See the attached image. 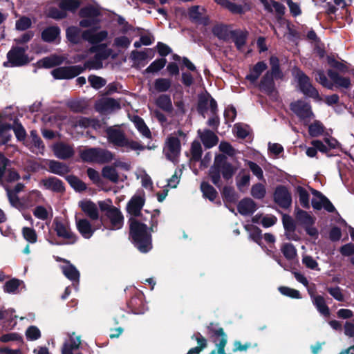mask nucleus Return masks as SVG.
I'll return each mask as SVG.
<instances>
[{
    "label": "nucleus",
    "mask_w": 354,
    "mask_h": 354,
    "mask_svg": "<svg viewBox=\"0 0 354 354\" xmlns=\"http://www.w3.org/2000/svg\"><path fill=\"white\" fill-rule=\"evenodd\" d=\"M130 236L134 241L136 248L141 252H147L151 248V235L147 231V227L136 218L129 220Z\"/></svg>",
    "instance_id": "1"
},
{
    "label": "nucleus",
    "mask_w": 354,
    "mask_h": 354,
    "mask_svg": "<svg viewBox=\"0 0 354 354\" xmlns=\"http://www.w3.org/2000/svg\"><path fill=\"white\" fill-rule=\"evenodd\" d=\"M108 140L114 145L123 147L126 150H142V147L139 142L129 140L123 131L115 127H110L106 129Z\"/></svg>",
    "instance_id": "2"
},
{
    "label": "nucleus",
    "mask_w": 354,
    "mask_h": 354,
    "mask_svg": "<svg viewBox=\"0 0 354 354\" xmlns=\"http://www.w3.org/2000/svg\"><path fill=\"white\" fill-rule=\"evenodd\" d=\"M293 73L297 81L299 90L305 95L312 97L317 101L322 100L317 90L312 85L308 77L298 69H295Z\"/></svg>",
    "instance_id": "3"
},
{
    "label": "nucleus",
    "mask_w": 354,
    "mask_h": 354,
    "mask_svg": "<svg viewBox=\"0 0 354 354\" xmlns=\"http://www.w3.org/2000/svg\"><path fill=\"white\" fill-rule=\"evenodd\" d=\"M53 228L58 237L66 241L65 243L73 244L76 242L77 236L71 231L68 221L55 218L53 222Z\"/></svg>",
    "instance_id": "4"
},
{
    "label": "nucleus",
    "mask_w": 354,
    "mask_h": 354,
    "mask_svg": "<svg viewBox=\"0 0 354 354\" xmlns=\"http://www.w3.org/2000/svg\"><path fill=\"white\" fill-rule=\"evenodd\" d=\"M99 14V10L94 6H88L82 8L80 11V17L82 18L80 26L83 28H88L97 25Z\"/></svg>",
    "instance_id": "5"
},
{
    "label": "nucleus",
    "mask_w": 354,
    "mask_h": 354,
    "mask_svg": "<svg viewBox=\"0 0 354 354\" xmlns=\"http://www.w3.org/2000/svg\"><path fill=\"white\" fill-rule=\"evenodd\" d=\"M27 50V46L25 47H12L7 54L8 62L10 65L12 66H20L28 64L30 59L26 54Z\"/></svg>",
    "instance_id": "6"
},
{
    "label": "nucleus",
    "mask_w": 354,
    "mask_h": 354,
    "mask_svg": "<svg viewBox=\"0 0 354 354\" xmlns=\"http://www.w3.org/2000/svg\"><path fill=\"white\" fill-rule=\"evenodd\" d=\"M290 109L306 125L314 116L310 105L304 101L298 100L291 103Z\"/></svg>",
    "instance_id": "7"
},
{
    "label": "nucleus",
    "mask_w": 354,
    "mask_h": 354,
    "mask_svg": "<svg viewBox=\"0 0 354 354\" xmlns=\"http://www.w3.org/2000/svg\"><path fill=\"white\" fill-rule=\"evenodd\" d=\"M180 152V142L174 135L169 136L165 142L164 153L167 158L174 162Z\"/></svg>",
    "instance_id": "8"
},
{
    "label": "nucleus",
    "mask_w": 354,
    "mask_h": 354,
    "mask_svg": "<svg viewBox=\"0 0 354 354\" xmlns=\"http://www.w3.org/2000/svg\"><path fill=\"white\" fill-rule=\"evenodd\" d=\"M274 201L281 207L288 208L292 203L291 194L285 186H277L274 192Z\"/></svg>",
    "instance_id": "9"
},
{
    "label": "nucleus",
    "mask_w": 354,
    "mask_h": 354,
    "mask_svg": "<svg viewBox=\"0 0 354 354\" xmlns=\"http://www.w3.org/2000/svg\"><path fill=\"white\" fill-rule=\"evenodd\" d=\"M82 71L81 66H71L55 68L51 71V74L55 79H71L78 75Z\"/></svg>",
    "instance_id": "10"
},
{
    "label": "nucleus",
    "mask_w": 354,
    "mask_h": 354,
    "mask_svg": "<svg viewBox=\"0 0 354 354\" xmlns=\"http://www.w3.org/2000/svg\"><path fill=\"white\" fill-rule=\"evenodd\" d=\"M313 194L314 197L312 199V206L314 209L319 210L324 208L328 212L335 211V207L326 197L315 190H313Z\"/></svg>",
    "instance_id": "11"
},
{
    "label": "nucleus",
    "mask_w": 354,
    "mask_h": 354,
    "mask_svg": "<svg viewBox=\"0 0 354 354\" xmlns=\"http://www.w3.org/2000/svg\"><path fill=\"white\" fill-rule=\"evenodd\" d=\"M91 27L92 28L82 33V37L84 40L91 44H97L106 39L108 36V32L106 30L97 31V25Z\"/></svg>",
    "instance_id": "12"
},
{
    "label": "nucleus",
    "mask_w": 354,
    "mask_h": 354,
    "mask_svg": "<svg viewBox=\"0 0 354 354\" xmlns=\"http://www.w3.org/2000/svg\"><path fill=\"white\" fill-rule=\"evenodd\" d=\"M188 17L190 20L196 24L206 25L208 22L205 9L199 6L190 7L188 10Z\"/></svg>",
    "instance_id": "13"
},
{
    "label": "nucleus",
    "mask_w": 354,
    "mask_h": 354,
    "mask_svg": "<svg viewBox=\"0 0 354 354\" xmlns=\"http://www.w3.org/2000/svg\"><path fill=\"white\" fill-rule=\"evenodd\" d=\"M145 204V198L142 195H134L127 205V211L133 216H139Z\"/></svg>",
    "instance_id": "14"
},
{
    "label": "nucleus",
    "mask_w": 354,
    "mask_h": 354,
    "mask_svg": "<svg viewBox=\"0 0 354 354\" xmlns=\"http://www.w3.org/2000/svg\"><path fill=\"white\" fill-rule=\"evenodd\" d=\"M55 156L59 159H67L74 154V149L72 146L64 142H59L53 146Z\"/></svg>",
    "instance_id": "15"
},
{
    "label": "nucleus",
    "mask_w": 354,
    "mask_h": 354,
    "mask_svg": "<svg viewBox=\"0 0 354 354\" xmlns=\"http://www.w3.org/2000/svg\"><path fill=\"white\" fill-rule=\"evenodd\" d=\"M106 216L111 223L112 230H119L122 227L124 217L119 209L117 207L111 209L106 213Z\"/></svg>",
    "instance_id": "16"
},
{
    "label": "nucleus",
    "mask_w": 354,
    "mask_h": 354,
    "mask_svg": "<svg viewBox=\"0 0 354 354\" xmlns=\"http://www.w3.org/2000/svg\"><path fill=\"white\" fill-rule=\"evenodd\" d=\"M327 73L333 86L340 89H348L351 87V82L349 77L341 76L332 70H328Z\"/></svg>",
    "instance_id": "17"
},
{
    "label": "nucleus",
    "mask_w": 354,
    "mask_h": 354,
    "mask_svg": "<svg viewBox=\"0 0 354 354\" xmlns=\"http://www.w3.org/2000/svg\"><path fill=\"white\" fill-rule=\"evenodd\" d=\"M80 344V336L75 335V333H73L69 335L68 339L64 342L62 349V354L73 353V351L78 349Z\"/></svg>",
    "instance_id": "18"
},
{
    "label": "nucleus",
    "mask_w": 354,
    "mask_h": 354,
    "mask_svg": "<svg viewBox=\"0 0 354 354\" xmlns=\"http://www.w3.org/2000/svg\"><path fill=\"white\" fill-rule=\"evenodd\" d=\"M76 227L79 232L85 239H90L95 230L86 218L76 219Z\"/></svg>",
    "instance_id": "19"
},
{
    "label": "nucleus",
    "mask_w": 354,
    "mask_h": 354,
    "mask_svg": "<svg viewBox=\"0 0 354 354\" xmlns=\"http://www.w3.org/2000/svg\"><path fill=\"white\" fill-rule=\"evenodd\" d=\"M198 134L206 148H211L218 142L217 136L211 131L205 129L204 131L198 130Z\"/></svg>",
    "instance_id": "20"
},
{
    "label": "nucleus",
    "mask_w": 354,
    "mask_h": 354,
    "mask_svg": "<svg viewBox=\"0 0 354 354\" xmlns=\"http://www.w3.org/2000/svg\"><path fill=\"white\" fill-rule=\"evenodd\" d=\"M82 210L91 219L97 220L99 217V212L96 205L91 201H85L80 203Z\"/></svg>",
    "instance_id": "21"
},
{
    "label": "nucleus",
    "mask_w": 354,
    "mask_h": 354,
    "mask_svg": "<svg viewBox=\"0 0 354 354\" xmlns=\"http://www.w3.org/2000/svg\"><path fill=\"white\" fill-rule=\"evenodd\" d=\"M102 175L104 178L114 183H117L120 180H123L119 171L113 165L104 167L102 170Z\"/></svg>",
    "instance_id": "22"
},
{
    "label": "nucleus",
    "mask_w": 354,
    "mask_h": 354,
    "mask_svg": "<svg viewBox=\"0 0 354 354\" xmlns=\"http://www.w3.org/2000/svg\"><path fill=\"white\" fill-rule=\"evenodd\" d=\"M257 209L256 203L249 198L241 201L238 205V211L242 215L252 214Z\"/></svg>",
    "instance_id": "23"
},
{
    "label": "nucleus",
    "mask_w": 354,
    "mask_h": 354,
    "mask_svg": "<svg viewBox=\"0 0 354 354\" xmlns=\"http://www.w3.org/2000/svg\"><path fill=\"white\" fill-rule=\"evenodd\" d=\"M40 183L47 189L57 192L64 191L62 182L55 177L43 179Z\"/></svg>",
    "instance_id": "24"
},
{
    "label": "nucleus",
    "mask_w": 354,
    "mask_h": 354,
    "mask_svg": "<svg viewBox=\"0 0 354 354\" xmlns=\"http://www.w3.org/2000/svg\"><path fill=\"white\" fill-rule=\"evenodd\" d=\"M308 292L313 299V302L317 307L319 312L324 316L329 315V309L326 305L325 300L322 296H315L313 292L308 289Z\"/></svg>",
    "instance_id": "25"
},
{
    "label": "nucleus",
    "mask_w": 354,
    "mask_h": 354,
    "mask_svg": "<svg viewBox=\"0 0 354 354\" xmlns=\"http://www.w3.org/2000/svg\"><path fill=\"white\" fill-rule=\"evenodd\" d=\"M267 68V65L263 62L257 63L247 75V79L252 82H256L261 73Z\"/></svg>",
    "instance_id": "26"
},
{
    "label": "nucleus",
    "mask_w": 354,
    "mask_h": 354,
    "mask_svg": "<svg viewBox=\"0 0 354 354\" xmlns=\"http://www.w3.org/2000/svg\"><path fill=\"white\" fill-rule=\"evenodd\" d=\"M250 176L245 170H241L236 177V184L238 189L244 192L250 184Z\"/></svg>",
    "instance_id": "27"
},
{
    "label": "nucleus",
    "mask_w": 354,
    "mask_h": 354,
    "mask_svg": "<svg viewBox=\"0 0 354 354\" xmlns=\"http://www.w3.org/2000/svg\"><path fill=\"white\" fill-rule=\"evenodd\" d=\"M58 7L66 13V11L75 12L80 6V0H58Z\"/></svg>",
    "instance_id": "28"
},
{
    "label": "nucleus",
    "mask_w": 354,
    "mask_h": 354,
    "mask_svg": "<svg viewBox=\"0 0 354 354\" xmlns=\"http://www.w3.org/2000/svg\"><path fill=\"white\" fill-rule=\"evenodd\" d=\"M266 10L270 12H276L281 15L284 12L285 8L281 3L273 0H261Z\"/></svg>",
    "instance_id": "29"
},
{
    "label": "nucleus",
    "mask_w": 354,
    "mask_h": 354,
    "mask_svg": "<svg viewBox=\"0 0 354 354\" xmlns=\"http://www.w3.org/2000/svg\"><path fill=\"white\" fill-rule=\"evenodd\" d=\"M64 274L71 281H78L80 278V272L77 268L68 262L62 266Z\"/></svg>",
    "instance_id": "30"
},
{
    "label": "nucleus",
    "mask_w": 354,
    "mask_h": 354,
    "mask_svg": "<svg viewBox=\"0 0 354 354\" xmlns=\"http://www.w3.org/2000/svg\"><path fill=\"white\" fill-rule=\"evenodd\" d=\"M213 33L218 38L222 40L227 41L231 39L233 30H230L228 28L223 25H217L213 28Z\"/></svg>",
    "instance_id": "31"
},
{
    "label": "nucleus",
    "mask_w": 354,
    "mask_h": 354,
    "mask_svg": "<svg viewBox=\"0 0 354 354\" xmlns=\"http://www.w3.org/2000/svg\"><path fill=\"white\" fill-rule=\"evenodd\" d=\"M48 165L49 171L53 174L64 175L68 172V167L62 162L55 160H50Z\"/></svg>",
    "instance_id": "32"
},
{
    "label": "nucleus",
    "mask_w": 354,
    "mask_h": 354,
    "mask_svg": "<svg viewBox=\"0 0 354 354\" xmlns=\"http://www.w3.org/2000/svg\"><path fill=\"white\" fill-rule=\"evenodd\" d=\"M131 121L134 124L136 128L143 136L147 138H149L151 137L150 130L147 127L144 120L142 118L137 115L133 116L131 118Z\"/></svg>",
    "instance_id": "33"
},
{
    "label": "nucleus",
    "mask_w": 354,
    "mask_h": 354,
    "mask_svg": "<svg viewBox=\"0 0 354 354\" xmlns=\"http://www.w3.org/2000/svg\"><path fill=\"white\" fill-rule=\"evenodd\" d=\"M295 193L299 197L301 205L304 208H309L310 195L308 191L301 186H297L295 188Z\"/></svg>",
    "instance_id": "34"
},
{
    "label": "nucleus",
    "mask_w": 354,
    "mask_h": 354,
    "mask_svg": "<svg viewBox=\"0 0 354 354\" xmlns=\"http://www.w3.org/2000/svg\"><path fill=\"white\" fill-rule=\"evenodd\" d=\"M59 28L56 26H52L46 28L41 33V37L44 41L51 42L55 41L59 35Z\"/></svg>",
    "instance_id": "35"
},
{
    "label": "nucleus",
    "mask_w": 354,
    "mask_h": 354,
    "mask_svg": "<svg viewBox=\"0 0 354 354\" xmlns=\"http://www.w3.org/2000/svg\"><path fill=\"white\" fill-rule=\"evenodd\" d=\"M283 225L286 231V234L289 239L297 240V237L292 236L291 234L295 231V225L292 218L288 215L283 216Z\"/></svg>",
    "instance_id": "36"
},
{
    "label": "nucleus",
    "mask_w": 354,
    "mask_h": 354,
    "mask_svg": "<svg viewBox=\"0 0 354 354\" xmlns=\"http://www.w3.org/2000/svg\"><path fill=\"white\" fill-rule=\"evenodd\" d=\"M273 78H275L274 73L268 71L261 82V88L267 92H271L273 90Z\"/></svg>",
    "instance_id": "37"
},
{
    "label": "nucleus",
    "mask_w": 354,
    "mask_h": 354,
    "mask_svg": "<svg viewBox=\"0 0 354 354\" xmlns=\"http://www.w3.org/2000/svg\"><path fill=\"white\" fill-rule=\"evenodd\" d=\"M113 159V155L111 151L103 149H97L95 162L105 163L111 161Z\"/></svg>",
    "instance_id": "38"
},
{
    "label": "nucleus",
    "mask_w": 354,
    "mask_h": 354,
    "mask_svg": "<svg viewBox=\"0 0 354 354\" xmlns=\"http://www.w3.org/2000/svg\"><path fill=\"white\" fill-rule=\"evenodd\" d=\"M63 58L57 55H51L40 60L38 63L40 66L45 68H51L55 65L61 64Z\"/></svg>",
    "instance_id": "39"
},
{
    "label": "nucleus",
    "mask_w": 354,
    "mask_h": 354,
    "mask_svg": "<svg viewBox=\"0 0 354 354\" xmlns=\"http://www.w3.org/2000/svg\"><path fill=\"white\" fill-rule=\"evenodd\" d=\"M156 104L160 109L167 112H171L173 109L171 98L166 95H160L156 100Z\"/></svg>",
    "instance_id": "40"
},
{
    "label": "nucleus",
    "mask_w": 354,
    "mask_h": 354,
    "mask_svg": "<svg viewBox=\"0 0 354 354\" xmlns=\"http://www.w3.org/2000/svg\"><path fill=\"white\" fill-rule=\"evenodd\" d=\"M102 109L106 111H112L120 109V103L112 98H106L100 101Z\"/></svg>",
    "instance_id": "41"
},
{
    "label": "nucleus",
    "mask_w": 354,
    "mask_h": 354,
    "mask_svg": "<svg viewBox=\"0 0 354 354\" xmlns=\"http://www.w3.org/2000/svg\"><path fill=\"white\" fill-rule=\"evenodd\" d=\"M220 165H218L217 160H216L214 165L210 168L209 175L212 183L216 186H220Z\"/></svg>",
    "instance_id": "42"
},
{
    "label": "nucleus",
    "mask_w": 354,
    "mask_h": 354,
    "mask_svg": "<svg viewBox=\"0 0 354 354\" xmlns=\"http://www.w3.org/2000/svg\"><path fill=\"white\" fill-rule=\"evenodd\" d=\"M297 219L305 226L313 225L315 223V218H313L306 212L298 209L296 212Z\"/></svg>",
    "instance_id": "43"
},
{
    "label": "nucleus",
    "mask_w": 354,
    "mask_h": 354,
    "mask_svg": "<svg viewBox=\"0 0 354 354\" xmlns=\"http://www.w3.org/2000/svg\"><path fill=\"white\" fill-rule=\"evenodd\" d=\"M166 62L165 59L155 60L145 70L144 73H156L164 68Z\"/></svg>",
    "instance_id": "44"
},
{
    "label": "nucleus",
    "mask_w": 354,
    "mask_h": 354,
    "mask_svg": "<svg viewBox=\"0 0 354 354\" xmlns=\"http://www.w3.org/2000/svg\"><path fill=\"white\" fill-rule=\"evenodd\" d=\"M171 80L167 78H158L154 82L155 89L158 92H165L171 87Z\"/></svg>",
    "instance_id": "45"
},
{
    "label": "nucleus",
    "mask_w": 354,
    "mask_h": 354,
    "mask_svg": "<svg viewBox=\"0 0 354 354\" xmlns=\"http://www.w3.org/2000/svg\"><path fill=\"white\" fill-rule=\"evenodd\" d=\"M66 37L68 39L74 44H77L80 40V30L77 27L71 26L66 30Z\"/></svg>",
    "instance_id": "46"
},
{
    "label": "nucleus",
    "mask_w": 354,
    "mask_h": 354,
    "mask_svg": "<svg viewBox=\"0 0 354 354\" xmlns=\"http://www.w3.org/2000/svg\"><path fill=\"white\" fill-rule=\"evenodd\" d=\"M218 165H220V170L223 177L225 179L231 178L236 170L235 167L228 162H223Z\"/></svg>",
    "instance_id": "47"
},
{
    "label": "nucleus",
    "mask_w": 354,
    "mask_h": 354,
    "mask_svg": "<svg viewBox=\"0 0 354 354\" xmlns=\"http://www.w3.org/2000/svg\"><path fill=\"white\" fill-rule=\"evenodd\" d=\"M266 194L265 186L261 183H257L252 185L251 188V195L257 199H262Z\"/></svg>",
    "instance_id": "48"
},
{
    "label": "nucleus",
    "mask_w": 354,
    "mask_h": 354,
    "mask_svg": "<svg viewBox=\"0 0 354 354\" xmlns=\"http://www.w3.org/2000/svg\"><path fill=\"white\" fill-rule=\"evenodd\" d=\"M201 191L203 195L208 198L210 201H214L216 196L217 192L215 189L207 183H202L201 185Z\"/></svg>",
    "instance_id": "49"
},
{
    "label": "nucleus",
    "mask_w": 354,
    "mask_h": 354,
    "mask_svg": "<svg viewBox=\"0 0 354 354\" xmlns=\"http://www.w3.org/2000/svg\"><path fill=\"white\" fill-rule=\"evenodd\" d=\"M324 127L319 121H315L308 127V132L310 136L317 137L324 132Z\"/></svg>",
    "instance_id": "50"
},
{
    "label": "nucleus",
    "mask_w": 354,
    "mask_h": 354,
    "mask_svg": "<svg viewBox=\"0 0 354 354\" xmlns=\"http://www.w3.org/2000/svg\"><path fill=\"white\" fill-rule=\"evenodd\" d=\"M80 157L86 162H95V158L97 156V148H91L80 151Z\"/></svg>",
    "instance_id": "51"
},
{
    "label": "nucleus",
    "mask_w": 354,
    "mask_h": 354,
    "mask_svg": "<svg viewBox=\"0 0 354 354\" xmlns=\"http://www.w3.org/2000/svg\"><path fill=\"white\" fill-rule=\"evenodd\" d=\"M246 35L241 31L234 30L231 39H233L238 49L241 50L245 45Z\"/></svg>",
    "instance_id": "52"
},
{
    "label": "nucleus",
    "mask_w": 354,
    "mask_h": 354,
    "mask_svg": "<svg viewBox=\"0 0 354 354\" xmlns=\"http://www.w3.org/2000/svg\"><path fill=\"white\" fill-rule=\"evenodd\" d=\"M22 234L24 238L30 243L37 242V236L34 229L24 227L22 229Z\"/></svg>",
    "instance_id": "53"
},
{
    "label": "nucleus",
    "mask_w": 354,
    "mask_h": 354,
    "mask_svg": "<svg viewBox=\"0 0 354 354\" xmlns=\"http://www.w3.org/2000/svg\"><path fill=\"white\" fill-rule=\"evenodd\" d=\"M315 78L316 81L320 83L323 86L328 88L329 89L333 88V83L328 80L327 77H326L324 73L322 71H317L315 73Z\"/></svg>",
    "instance_id": "54"
},
{
    "label": "nucleus",
    "mask_w": 354,
    "mask_h": 354,
    "mask_svg": "<svg viewBox=\"0 0 354 354\" xmlns=\"http://www.w3.org/2000/svg\"><path fill=\"white\" fill-rule=\"evenodd\" d=\"M67 180L71 187L77 191H83L86 188L85 183L74 176H68Z\"/></svg>",
    "instance_id": "55"
},
{
    "label": "nucleus",
    "mask_w": 354,
    "mask_h": 354,
    "mask_svg": "<svg viewBox=\"0 0 354 354\" xmlns=\"http://www.w3.org/2000/svg\"><path fill=\"white\" fill-rule=\"evenodd\" d=\"M281 251L288 259H293L297 256V251L293 245L286 243L283 245Z\"/></svg>",
    "instance_id": "56"
},
{
    "label": "nucleus",
    "mask_w": 354,
    "mask_h": 354,
    "mask_svg": "<svg viewBox=\"0 0 354 354\" xmlns=\"http://www.w3.org/2000/svg\"><path fill=\"white\" fill-rule=\"evenodd\" d=\"M26 336L28 340L35 341L41 337V332L37 327L31 326L26 330Z\"/></svg>",
    "instance_id": "57"
},
{
    "label": "nucleus",
    "mask_w": 354,
    "mask_h": 354,
    "mask_svg": "<svg viewBox=\"0 0 354 354\" xmlns=\"http://www.w3.org/2000/svg\"><path fill=\"white\" fill-rule=\"evenodd\" d=\"M245 164L250 168L252 174L258 178V179L261 180L263 178V170L258 165L248 160H245Z\"/></svg>",
    "instance_id": "58"
},
{
    "label": "nucleus",
    "mask_w": 354,
    "mask_h": 354,
    "mask_svg": "<svg viewBox=\"0 0 354 354\" xmlns=\"http://www.w3.org/2000/svg\"><path fill=\"white\" fill-rule=\"evenodd\" d=\"M21 282L18 279H12L7 281L4 285V290L8 293H16Z\"/></svg>",
    "instance_id": "59"
},
{
    "label": "nucleus",
    "mask_w": 354,
    "mask_h": 354,
    "mask_svg": "<svg viewBox=\"0 0 354 354\" xmlns=\"http://www.w3.org/2000/svg\"><path fill=\"white\" fill-rule=\"evenodd\" d=\"M279 291L282 295L290 297L291 298H301L299 292L295 289L286 286H281L279 288Z\"/></svg>",
    "instance_id": "60"
},
{
    "label": "nucleus",
    "mask_w": 354,
    "mask_h": 354,
    "mask_svg": "<svg viewBox=\"0 0 354 354\" xmlns=\"http://www.w3.org/2000/svg\"><path fill=\"white\" fill-rule=\"evenodd\" d=\"M191 153L192 155V159L194 160H198L202 155V147L199 142L194 141L192 144Z\"/></svg>",
    "instance_id": "61"
},
{
    "label": "nucleus",
    "mask_w": 354,
    "mask_h": 354,
    "mask_svg": "<svg viewBox=\"0 0 354 354\" xmlns=\"http://www.w3.org/2000/svg\"><path fill=\"white\" fill-rule=\"evenodd\" d=\"M245 229L250 232V236L251 239L255 242L259 243L261 238V230L252 225L246 226Z\"/></svg>",
    "instance_id": "62"
},
{
    "label": "nucleus",
    "mask_w": 354,
    "mask_h": 354,
    "mask_svg": "<svg viewBox=\"0 0 354 354\" xmlns=\"http://www.w3.org/2000/svg\"><path fill=\"white\" fill-rule=\"evenodd\" d=\"M223 195L225 199L228 202H234L237 199V196L234 190L230 187H225L223 188Z\"/></svg>",
    "instance_id": "63"
},
{
    "label": "nucleus",
    "mask_w": 354,
    "mask_h": 354,
    "mask_svg": "<svg viewBox=\"0 0 354 354\" xmlns=\"http://www.w3.org/2000/svg\"><path fill=\"white\" fill-rule=\"evenodd\" d=\"M90 84L95 88L98 89L105 85L106 81L98 76L91 75L88 77Z\"/></svg>",
    "instance_id": "64"
}]
</instances>
